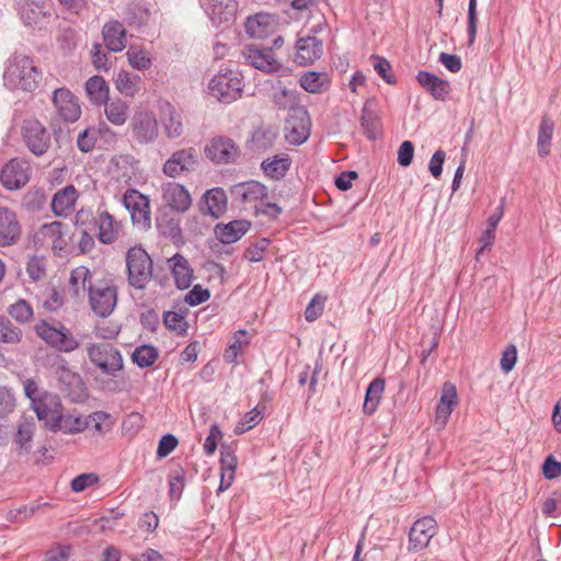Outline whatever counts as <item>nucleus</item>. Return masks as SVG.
Instances as JSON below:
<instances>
[{
  "mask_svg": "<svg viewBox=\"0 0 561 561\" xmlns=\"http://www.w3.org/2000/svg\"><path fill=\"white\" fill-rule=\"evenodd\" d=\"M250 343L248 331L244 329L238 330L233 335V342L230 343L225 351L224 359L228 364L237 362L239 354L242 352L243 346Z\"/></svg>",
  "mask_w": 561,
  "mask_h": 561,
  "instance_id": "43",
  "label": "nucleus"
},
{
  "mask_svg": "<svg viewBox=\"0 0 561 561\" xmlns=\"http://www.w3.org/2000/svg\"><path fill=\"white\" fill-rule=\"evenodd\" d=\"M31 168L27 161L18 158L5 163L0 173V182L8 191H16L30 181Z\"/></svg>",
  "mask_w": 561,
  "mask_h": 561,
  "instance_id": "13",
  "label": "nucleus"
},
{
  "mask_svg": "<svg viewBox=\"0 0 561 561\" xmlns=\"http://www.w3.org/2000/svg\"><path fill=\"white\" fill-rule=\"evenodd\" d=\"M41 79L42 72L34 65V60L18 53L9 60L3 73L4 85L13 91L33 92L37 89Z\"/></svg>",
  "mask_w": 561,
  "mask_h": 561,
  "instance_id": "1",
  "label": "nucleus"
},
{
  "mask_svg": "<svg viewBox=\"0 0 561 561\" xmlns=\"http://www.w3.org/2000/svg\"><path fill=\"white\" fill-rule=\"evenodd\" d=\"M124 207L130 213L134 225L150 228V202L149 198L135 188H128L122 198Z\"/></svg>",
  "mask_w": 561,
  "mask_h": 561,
  "instance_id": "12",
  "label": "nucleus"
},
{
  "mask_svg": "<svg viewBox=\"0 0 561 561\" xmlns=\"http://www.w3.org/2000/svg\"><path fill=\"white\" fill-rule=\"evenodd\" d=\"M300 87L309 93H321L329 82L328 75L318 71H307L300 79Z\"/></svg>",
  "mask_w": 561,
  "mask_h": 561,
  "instance_id": "40",
  "label": "nucleus"
},
{
  "mask_svg": "<svg viewBox=\"0 0 561 561\" xmlns=\"http://www.w3.org/2000/svg\"><path fill=\"white\" fill-rule=\"evenodd\" d=\"M478 1L469 0L468 3V16H467V35H468V46H472L476 42L477 37V24H478V11H477Z\"/></svg>",
  "mask_w": 561,
  "mask_h": 561,
  "instance_id": "56",
  "label": "nucleus"
},
{
  "mask_svg": "<svg viewBox=\"0 0 561 561\" xmlns=\"http://www.w3.org/2000/svg\"><path fill=\"white\" fill-rule=\"evenodd\" d=\"M283 213V207L267 198H263L253 209L255 217L264 216L268 220H277Z\"/></svg>",
  "mask_w": 561,
  "mask_h": 561,
  "instance_id": "51",
  "label": "nucleus"
},
{
  "mask_svg": "<svg viewBox=\"0 0 561 561\" xmlns=\"http://www.w3.org/2000/svg\"><path fill=\"white\" fill-rule=\"evenodd\" d=\"M360 126L367 139L375 140L381 136L380 119L371 112H368L364 106L360 116Z\"/></svg>",
  "mask_w": 561,
  "mask_h": 561,
  "instance_id": "46",
  "label": "nucleus"
},
{
  "mask_svg": "<svg viewBox=\"0 0 561 561\" xmlns=\"http://www.w3.org/2000/svg\"><path fill=\"white\" fill-rule=\"evenodd\" d=\"M56 374L60 385V390L71 400L81 401L87 397V387L82 377L77 371L69 368L66 359L61 358L57 363Z\"/></svg>",
  "mask_w": 561,
  "mask_h": 561,
  "instance_id": "11",
  "label": "nucleus"
},
{
  "mask_svg": "<svg viewBox=\"0 0 561 561\" xmlns=\"http://www.w3.org/2000/svg\"><path fill=\"white\" fill-rule=\"evenodd\" d=\"M210 298V291L197 284L185 295L184 301L192 307L206 302Z\"/></svg>",
  "mask_w": 561,
  "mask_h": 561,
  "instance_id": "62",
  "label": "nucleus"
},
{
  "mask_svg": "<svg viewBox=\"0 0 561 561\" xmlns=\"http://www.w3.org/2000/svg\"><path fill=\"white\" fill-rule=\"evenodd\" d=\"M75 224L77 229H87L88 231L96 232L98 214L93 215L91 211L80 210L76 215Z\"/></svg>",
  "mask_w": 561,
  "mask_h": 561,
  "instance_id": "64",
  "label": "nucleus"
},
{
  "mask_svg": "<svg viewBox=\"0 0 561 561\" xmlns=\"http://www.w3.org/2000/svg\"><path fill=\"white\" fill-rule=\"evenodd\" d=\"M105 47L113 53H119L126 47V28L119 21H110L102 28Z\"/></svg>",
  "mask_w": 561,
  "mask_h": 561,
  "instance_id": "26",
  "label": "nucleus"
},
{
  "mask_svg": "<svg viewBox=\"0 0 561 561\" xmlns=\"http://www.w3.org/2000/svg\"><path fill=\"white\" fill-rule=\"evenodd\" d=\"M87 354L90 362L108 377H117L124 368L121 351L111 343H91L87 346Z\"/></svg>",
  "mask_w": 561,
  "mask_h": 561,
  "instance_id": "4",
  "label": "nucleus"
},
{
  "mask_svg": "<svg viewBox=\"0 0 561 561\" xmlns=\"http://www.w3.org/2000/svg\"><path fill=\"white\" fill-rule=\"evenodd\" d=\"M437 533V523L432 516L415 520L409 531L408 550L419 552L425 549Z\"/></svg>",
  "mask_w": 561,
  "mask_h": 561,
  "instance_id": "16",
  "label": "nucleus"
},
{
  "mask_svg": "<svg viewBox=\"0 0 561 561\" xmlns=\"http://www.w3.org/2000/svg\"><path fill=\"white\" fill-rule=\"evenodd\" d=\"M126 55L129 65L134 69L146 70L149 69L152 65L151 58L144 49L130 46Z\"/></svg>",
  "mask_w": 561,
  "mask_h": 561,
  "instance_id": "53",
  "label": "nucleus"
},
{
  "mask_svg": "<svg viewBox=\"0 0 561 561\" xmlns=\"http://www.w3.org/2000/svg\"><path fill=\"white\" fill-rule=\"evenodd\" d=\"M220 471L236 472L237 457L232 446L222 444L220 448Z\"/></svg>",
  "mask_w": 561,
  "mask_h": 561,
  "instance_id": "59",
  "label": "nucleus"
},
{
  "mask_svg": "<svg viewBox=\"0 0 561 561\" xmlns=\"http://www.w3.org/2000/svg\"><path fill=\"white\" fill-rule=\"evenodd\" d=\"M272 100L279 110L289 108L291 119L298 121V125H293L290 128L288 141L295 146L306 142L310 136L311 121L306 107L293 106L297 101L295 92L287 88L275 90Z\"/></svg>",
  "mask_w": 561,
  "mask_h": 561,
  "instance_id": "2",
  "label": "nucleus"
},
{
  "mask_svg": "<svg viewBox=\"0 0 561 561\" xmlns=\"http://www.w3.org/2000/svg\"><path fill=\"white\" fill-rule=\"evenodd\" d=\"M271 239L261 238L254 243H251L244 251L243 257L251 263H257L264 260V253L266 252Z\"/></svg>",
  "mask_w": 561,
  "mask_h": 561,
  "instance_id": "52",
  "label": "nucleus"
},
{
  "mask_svg": "<svg viewBox=\"0 0 561 561\" xmlns=\"http://www.w3.org/2000/svg\"><path fill=\"white\" fill-rule=\"evenodd\" d=\"M205 157L215 164H230L240 157L239 146L227 136H216L204 148Z\"/></svg>",
  "mask_w": 561,
  "mask_h": 561,
  "instance_id": "8",
  "label": "nucleus"
},
{
  "mask_svg": "<svg viewBox=\"0 0 561 561\" xmlns=\"http://www.w3.org/2000/svg\"><path fill=\"white\" fill-rule=\"evenodd\" d=\"M98 140L94 128H85L80 131L77 138V147L80 151L87 153L93 150Z\"/></svg>",
  "mask_w": 561,
  "mask_h": 561,
  "instance_id": "63",
  "label": "nucleus"
},
{
  "mask_svg": "<svg viewBox=\"0 0 561 561\" xmlns=\"http://www.w3.org/2000/svg\"><path fill=\"white\" fill-rule=\"evenodd\" d=\"M276 16L267 12L249 15L244 22L245 34L255 39H264L275 31Z\"/></svg>",
  "mask_w": 561,
  "mask_h": 561,
  "instance_id": "19",
  "label": "nucleus"
},
{
  "mask_svg": "<svg viewBox=\"0 0 561 561\" xmlns=\"http://www.w3.org/2000/svg\"><path fill=\"white\" fill-rule=\"evenodd\" d=\"M167 263L176 288L180 290L187 289L194 279V271L187 259L181 253H175L172 257L168 259Z\"/></svg>",
  "mask_w": 561,
  "mask_h": 561,
  "instance_id": "22",
  "label": "nucleus"
},
{
  "mask_svg": "<svg viewBox=\"0 0 561 561\" xmlns=\"http://www.w3.org/2000/svg\"><path fill=\"white\" fill-rule=\"evenodd\" d=\"M128 285L144 290L152 279L153 262L141 245L129 248L125 256Z\"/></svg>",
  "mask_w": 561,
  "mask_h": 561,
  "instance_id": "3",
  "label": "nucleus"
},
{
  "mask_svg": "<svg viewBox=\"0 0 561 561\" xmlns=\"http://www.w3.org/2000/svg\"><path fill=\"white\" fill-rule=\"evenodd\" d=\"M385 390V379L375 378L366 388L363 411L371 415L377 410L380 402L381 394Z\"/></svg>",
  "mask_w": 561,
  "mask_h": 561,
  "instance_id": "35",
  "label": "nucleus"
},
{
  "mask_svg": "<svg viewBox=\"0 0 561 561\" xmlns=\"http://www.w3.org/2000/svg\"><path fill=\"white\" fill-rule=\"evenodd\" d=\"M162 196L168 206L178 213H185L192 205L190 192L178 182L167 183L162 188Z\"/></svg>",
  "mask_w": 561,
  "mask_h": 561,
  "instance_id": "21",
  "label": "nucleus"
},
{
  "mask_svg": "<svg viewBox=\"0 0 561 561\" xmlns=\"http://www.w3.org/2000/svg\"><path fill=\"white\" fill-rule=\"evenodd\" d=\"M233 201L243 206H251L253 209L263 199L268 197V188L259 181L250 180L240 182L230 187Z\"/></svg>",
  "mask_w": 561,
  "mask_h": 561,
  "instance_id": "14",
  "label": "nucleus"
},
{
  "mask_svg": "<svg viewBox=\"0 0 561 561\" xmlns=\"http://www.w3.org/2000/svg\"><path fill=\"white\" fill-rule=\"evenodd\" d=\"M85 93L90 102L94 105L106 104L110 96V90L106 81L101 76L89 78L84 84Z\"/></svg>",
  "mask_w": 561,
  "mask_h": 561,
  "instance_id": "34",
  "label": "nucleus"
},
{
  "mask_svg": "<svg viewBox=\"0 0 561 561\" xmlns=\"http://www.w3.org/2000/svg\"><path fill=\"white\" fill-rule=\"evenodd\" d=\"M159 352L151 344H142L135 348L131 354V360L139 368H148L151 367L158 359Z\"/></svg>",
  "mask_w": 561,
  "mask_h": 561,
  "instance_id": "41",
  "label": "nucleus"
},
{
  "mask_svg": "<svg viewBox=\"0 0 561 561\" xmlns=\"http://www.w3.org/2000/svg\"><path fill=\"white\" fill-rule=\"evenodd\" d=\"M39 401L31 402L38 420L53 419L56 408L60 405L59 398L56 394L47 393L38 398Z\"/></svg>",
  "mask_w": 561,
  "mask_h": 561,
  "instance_id": "38",
  "label": "nucleus"
},
{
  "mask_svg": "<svg viewBox=\"0 0 561 561\" xmlns=\"http://www.w3.org/2000/svg\"><path fill=\"white\" fill-rule=\"evenodd\" d=\"M119 224L106 210L98 211V239L103 244H111L116 240Z\"/></svg>",
  "mask_w": 561,
  "mask_h": 561,
  "instance_id": "31",
  "label": "nucleus"
},
{
  "mask_svg": "<svg viewBox=\"0 0 561 561\" xmlns=\"http://www.w3.org/2000/svg\"><path fill=\"white\" fill-rule=\"evenodd\" d=\"M323 51V42L314 35L299 37L296 41L295 62L299 66H308L320 59Z\"/></svg>",
  "mask_w": 561,
  "mask_h": 561,
  "instance_id": "20",
  "label": "nucleus"
},
{
  "mask_svg": "<svg viewBox=\"0 0 561 561\" xmlns=\"http://www.w3.org/2000/svg\"><path fill=\"white\" fill-rule=\"evenodd\" d=\"M226 209L227 195L221 187H213L206 191L199 202V210L204 216L219 218Z\"/></svg>",
  "mask_w": 561,
  "mask_h": 561,
  "instance_id": "23",
  "label": "nucleus"
},
{
  "mask_svg": "<svg viewBox=\"0 0 561 561\" xmlns=\"http://www.w3.org/2000/svg\"><path fill=\"white\" fill-rule=\"evenodd\" d=\"M163 323L164 325L176 332L178 335H185L188 329V323L185 320V317L175 311L169 310L163 313Z\"/></svg>",
  "mask_w": 561,
  "mask_h": 561,
  "instance_id": "50",
  "label": "nucleus"
},
{
  "mask_svg": "<svg viewBox=\"0 0 561 561\" xmlns=\"http://www.w3.org/2000/svg\"><path fill=\"white\" fill-rule=\"evenodd\" d=\"M199 163V156L195 148L187 147L174 151L162 167V172L169 178H179L182 174L194 172Z\"/></svg>",
  "mask_w": 561,
  "mask_h": 561,
  "instance_id": "7",
  "label": "nucleus"
},
{
  "mask_svg": "<svg viewBox=\"0 0 561 561\" xmlns=\"http://www.w3.org/2000/svg\"><path fill=\"white\" fill-rule=\"evenodd\" d=\"M22 339V331L19 327L12 324V322L0 314V342L8 344L19 343Z\"/></svg>",
  "mask_w": 561,
  "mask_h": 561,
  "instance_id": "48",
  "label": "nucleus"
},
{
  "mask_svg": "<svg viewBox=\"0 0 561 561\" xmlns=\"http://www.w3.org/2000/svg\"><path fill=\"white\" fill-rule=\"evenodd\" d=\"M21 133L25 146L33 154L39 157L47 152L50 146V135L37 119H24Z\"/></svg>",
  "mask_w": 561,
  "mask_h": 561,
  "instance_id": "10",
  "label": "nucleus"
},
{
  "mask_svg": "<svg viewBox=\"0 0 561 561\" xmlns=\"http://www.w3.org/2000/svg\"><path fill=\"white\" fill-rule=\"evenodd\" d=\"M261 420V411H259L257 408H254L244 414V416L236 425L233 432L237 435H241L257 425Z\"/></svg>",
  "mask_w": 561,
  "mask_h": 561,
  "instance_id": "57",
  "label": "nucleus"
},
{
  "mask_svg": "<svg viewBox=\"0 0 561 561\" xmlns=\"http://www.w3.org/2000/svg\"><path fill=\"white\" fill-rule=\"evenodd\" d=\"M415 79L422 89L436 101L445 102L451 92L450 82L431 71L420 70Z\"/></svg>",
  "mask_w": 561,
  "mask_h": 561,
  "instance_id": "18",
  "label": "nucleus"
},
{
  "mask_svg": "<svg viewBox=\"0 0 561 561\" xmlns=\"http://www.w3.org/2000/svg\"><path fill=\"white\" fill-rule=\"evenodd\" d=\"M91 310L101 318L110 317L117 305V287L112 280L101 278L94 280L88 291Z\"/></svg>",
  "mask_w": 561,
  "mask_h": 561,
  "instance_id": "5",
  "label": "nucleus"
},
{
  "mask_svg": "<svg viewBox=\"0 0 561 561\" xmlns=\"http://www.w3.org/2000/svg\"><path fill=\"white\" fill-rule=\"evenodd\" d=\"M244 57L247 61L256 69L271 72L275 68L273 66L274 59L267 53L256 48L253 45H247L244 48Z\"/></svg>",
  "mask_w": 561,
  "mask_h": 561,
  "instance_id": "37",
  "label": "nucleus"
},
{
  "mask_svg": "<svg viewBox=\"0 0 561 561\" xmlns=\"http://www.w3.org/2000/svg\"><path fill=\"white\" fill-rule=\"evenodd\" d=\"M34 435V424L31 422L20 423L15 435V445L19 453L27 454L31 450V442Z\"/></svg>",
  "mask_w": 561,
  "mask_h": 561,
  "instance_id": "47",
  "label": "nucleus"
},
{
  "mask_svg": "<svg viewBox=\"0 0 561 561\" xmlns=\"http://www.w3.org/2000/svg\"><path fill=\"white\" fill-rule=\"evenodd\" d=\"M21 236V226L14 211L0 207V245L14 244Z\"/></svg>",
  "mask_w": 561,
  "mask_h": 561,
  "instance_id": "24",
  "label": "nucleus"
},
{
  "mask_svg": "<svg viewBox=\"0 0 561 561\" xmlns=\"http://www.w3.org/2000/svg\"><path fill=\"white\" fill-rule=\"evenodd\" d=\"M129 128L133 139L142 146L153 144L159 135L156 116L147 111L136 112L129 122Z\"/></svg>",
  "mask_w": 561,
  "mask_h": 561,
  "instance_id": "9",
  "label": "nucleus"
},
{
  "mask_svg": "<svg viewBox=\"0 0 561 561\" xmlns=\"http://www.w3.org/2000/svg\"><path fill=\"white\" fill-rule=\"evenodd\" d=\"M211 23L219 27L234 21L238 9L237 0H198Z\"/></svg>",
  "mask_w": 561,
  "mask_h": 561,
  "instance_id": "15",
  "label": "nucleus"
},
{
  "mask_svg": "<svg viewBox=\"0 0 561 561\" xmlns=\"http://www.w3.org/2000/svg\"><path fill=\"white\" fill-rule=\"evenodd\" d=\"M8 313L18 322L25 323L33 317V308L24 300L19 299L8 308Z\"/></svg>",
  "mask_w": 561,
  "mask_h": 561,
  "instance_id": "55",
  "label": "nucleus"
},
{
  "mask_svg": "<svg viewBox=\"0 0 561 561\" xmlns=\"http://www.w3.org/2000/svg\"><path fill=\"white\" fill-rule=\"evenodd\" d=\"M55 111L64 122H76L81 115L80 104L75 94L67 88H58L51 98Z\"/></svg>",
  "mask_w": 561,
  "mask_h": 561,
  "instance_id": "17",
  "label": "nucleus"
},
{
  "mask_svg": "<svg viewBox=\"0 0 561 561\" xmlns=\"http://www.w3.org/2000/svg\"><path fill=\"white\" fill-rule=\"evenodd\" d=\"M79 346L78 341L75 339L72 333L61 325V330L58 335L57 343L55 345V348H57L60 352H72Z\"/></svg>",
  "mask_w": 561,
  "mask_h": 561,
  "instance_id": "61",
  "label": "nucleus"
},
{
  "mask_svg": "<svg viewBox=\"0 0 561 561\" xmlns=\"http://www.w3.org/2000/svg\"><path fill=\"white\" fill-rule=\"evenodd\" d=\"M291 161L288 156H274L273 159L262 161L261 169L266 176L273 180L283 179L289 170Z\"/></svg>",
  "mask_w": 561,
  "mask_h": 561,
  "instance_id": "36",
  "label": "nucleus"
},
{
  "mask_svg": "<svg viewBox=\"0 0 561 561\" xmlns=\"http://www.w3.org/2000/svg\"><path fill=\"white\" fill-rule=\"evenodd\" d=\"M150 18V5L142 0H135L126 8L125 19L130 26H135L137 28L145 26L148 24Z\"/></svg>",
  "mask_w": 561,
  "mask_h": 561,
  "instance_id": "32",
  "label": "nucleus"
},
{
  "mask_svg": "<svg viewBox=\"0 0 561 561\" xmlns=\"http://www.w3.org/2000/svg\"><path fill=\"white\" fill-rule=\"evenodd\" d=\"M93 284L92 273L87 266L80 265L71 271L69 285L73 297H80L82 294L88 293Z\"/></svg>",
  "mask_w": 561,
  "mask_h": 561,
  "instance_id": "33",
  "label": "nucleus"
},
{
  "mask_svg": "<svg viewBox=\"0 0 561 561\" xmlns=\"http://www.w3.org/2000/svg\"><path fill=\"white\" fill-rule=\"evenodd\" d=\"M49 15L48 7L44 2L35 0H25L20 9L22 22L30 27L42 28Z\"/></svg>",
  "mask_w": 561,
  "mask_h": 561,
  "instance_id": "25",
  "label": "nucleus"
},
{
  "mask_svg": "<svg viewBox=\"0 0 561 561\" xmlns=\"http://www.w3.org/2000/svg\"><path fill=\"white\" fill-rule=\"evenodd\" d=\"M311 367L309 365H306L304 370L299 373L298 375V383L300 386H305L307 382L309 383V397L316 393V387L318 383V374L321 370V365L317 364L316 367L312 369L310 375Z\"/></svg>",
  "mask_w": 561,
  "mask_h": 561,
  "instance_id": "58",
  "label": "nucleus"
},
{
  "mask_svg": "<svg viewBox=\"0 0 561 561\" xmlns=\"http://www.w3.org/2000/svg\"><path fill=\"white\" fill-rule=\"evenodd\" d=\"M250 227L251 222L245 219L232 220L226 225H217L215 233L222 244H231L240 240Z\"/></svg>",
  "mask_w": 561,
  "mask_h": 561,
  "instance_id": "27",
  "label": "nucleus"
},
{
  "mask_svg": "<svg viewBox=\"0 0 561 561\" xmlns=\"http://www.w3.org/2000/svg\"><path fill=\"white\" fill-rule=\"evenodd\" d=\"M60 330L61 325H59V328H56L49 325L46 321H42L37 323L35 327L36 334L53 347H55L57 343Z\"/></svg>",
  "mask_w": 561,
  "mask_h": 561,
  "instance_id": "60",
  "label": "nucleus"
},
{
  "mask_svg": "<svg viewBox=\"0 0 561 561\" xmlns=\"http://www.w3.org/2000/svg\"><path fill=\"white\" fill-rule=\"evenodd\" d=\"M140 76L121 70L115 79L116 89L126 96H133L138 91Z\"/></svg>",
  "mask_w": 561,
  "mask_h": 561,
  "instance_id": "45",
  "label": "nucleus"
},
{
  "mask_svg": "<svg viewBox=\"0 0 561 561\" xmlns=\"http://www.w3.org/2000/svg\"><path fill=\"white\" fill-rule=\"evenodd\" d=\"M553 129V122L548 116H543L539 125L537 139L538 154L542 158L550 153Z\"/></svg>",
  "mask_w": 561,
  "mask_h": 561,
  "instance_id": "39",
  "label": "nucleus"
},
{
  "mask_svg": "<svg viewBox=\"0 0 561 561\" xmlns=\"http://www.w3.org/2000/svg\"><path fill=\"white\" fill-rule=\"evenodd\" d=\"M77 191L72 185L59 190L51 199V210L58 217H66L73 209Z\"/></svg>",
  "mask_w": 561,
  "mask_h": 561,
  "instance_id": "30",
  "label": "nucleus"
},
{
  "mask_svg": "<svg viewBox=\"0 0 561 561\" xmlns=\"http://www.w3.org/2000/svg\"><path fill=\"white\" fill-rule=\"evenodd\" d=\"M210 94L221 103L230 104L241 95L242 82L231 71L215 75L209 83Z\"/></svg>",
  "mask_w": 561,
  "mask_h": 561,
  "instance_id": "6",
  "label": "nucleus"
},
{
  "mask_svg": "<svg viewBox=\"0 0 561 561\" xmlns=\"http://www.w3.org/2000/svg\"><path fill=\"white\" fill-rule=\"evenodd\" d=\"M89 426V421L79 414L67 413L53 416L50 424L51 431H60L65 434H76L84 431Z\"/></svg>",
  "mask_w": 561,
  "mask_h": 561,
  "instance_id": "28",
  "label": "nucleus"
},
{
  "mask_svg": "<svg viewBox=\"0 0 561 561\" xmlns=\"http://www.w3.org/2000/svg\"><path fill=\"white\" fill-rule=\"evenodd\" d=\"M370 60L375 71L388 84H396L397 79L391 73L392 67L388 59L379 55H371Z\"/></svg>",
  "mask_w": 561,
  "mask_h": 561,
  "instance_id": "54",
  "label": "nucleus"
},
{
  "mask_svg": "<svg viewBox=\"0 0 561 561\" xmlns=\"http://www.w3.org/2000/svg\"><path fill=\"white\" fill-rule=\"evenodd\" d=\"M169 494L172 500H180L185 486V470L179 466L168 477Z\"/></svg>",
  "mask_w": 561,
  "mask_h": 561,
  "instance_id": "49",
  "label": "nucleus"
},
{
  "mask_svg": "<svg viewBox=\"0 0 561 561\" xmlns=\"http://www.w3.org/2000/svg\"><path fill=\"white\" fill-rule=\"evenodd\" d=\"M157 228L159 232L168 238L176 248H181L185 244L179 218L163 215L157 218Z\"/></svg>",
  "mask_w": 561,
  "mask_h": 561,
  "instance_id": "29",
  "label": "nucleus"
},
{
  "mask_svg": "<svg viewBox=\"0 0 561 561\" xmlns=\"http://www.w3.org/2000/svg\"><path fill=\"white\" fill-rule=\"evenodd\" d=\"M105 105V115L107 119L117 126H122L125 124L128 117V105L123 100H113L111 102H106Z\"/></svg>",
  "mask_w": 561,
  "mask_h": 561,
  "instance_id": "42",
  "label": "nucleus"
},
{
  "mask_svg": "<svg viewBox=\"0 0 561 561\" xmlns=\"http://www.w3.org/2000/svg\"><path fill=\"white\" fill-rule=\"evenodd\" d=\"M277 137L278 133L273 128H259L252 134L251 148L257 151H265L274 145Z\"/></svg>",
  "mask_w": 561,
  "mask_h": 561,
  "instance_id": "44",
  "label": "nucleus"
}]
</instances>
